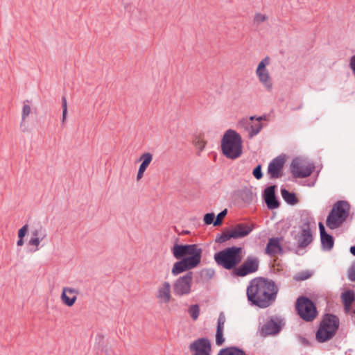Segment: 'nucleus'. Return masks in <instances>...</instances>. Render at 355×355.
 I'll return each instance as SVG.
<instances>
[{
  "mask_svg": "<svg viewBox=\"0 0 355 355\" xmlns=\"http://www.w3.org/2000/svg\"><path fill=\"white\" fill-rule=\"evenodd\" d=\"M253 229V225H249L247 223H238L231 230L234 239H237L248 236Z\"/></svg>",
  "mask_w": 355,
  "mask_h": 355,
  "instance_id": "obj_17",
  "label": "nucleus"
},
{
  "mask_svg": "<svg viewBox=\"0 0 355 355\" xmlns=\"http://www.w3.org/2000/svg\"><path fill=\"white\" fill-rule=\"evenodd\" d=\"M281 239V238L278 237L269 239L265 250L266 253L271 257L277 254H282L283 249L279 243Z\"/></svg>",
  "mask_w": 355,
  "mask_h": 355,
  "instance_id": "obj_18",
  "label": "nucleus"
},
{
  "mask_svg": "<svg viewBox=\"0 0 355 355\" xmlns=\"http://www.w3.org/2000/svg\"><path fill=\"white\" fill-rule=\"evenodd\" d=\"M227 214V209H225L224 210L221 211L217 215V216H216V219L214 220V226L217 227V226L221 225L222 223H223V220Z\"/></svg>",
  "mask_w": 355,
  "mask_h": 355,
  "instance_id": "obj_31",
  "label": "nucleus"
},
{
  "mask_svg": "<svg viewBox=\"0 0 355 355\" xmlns=\"http://www.w3.org/2000/svg\"><path fill=\"white\" fill-rule=\"evenodd\" d=\"M32 237H37L40 238L41 235H44V239L46 236V233L45 229L40 226L38 229H35L31 232Z\"/></svg>",
  "mask_w": 355,
  "mask_h": 355,
  "instance_id": "obj_35",
  "label": "nucleus"
},
{
  "mask_svg": "<svg viewBox=\"0 0 355 355\" xmlns=\"http://www.w3.org/2000/svg\"><path fill=\"white\" fill-rule=\"evenodd\" d=\"M318 227L320 233L322 248L324 250H331L334 245V237L326 232L325 227L322 222H319Z\"/></svg>",
  "mask_w": 355,
  "mask_h": 355,
  "instance_id": "obj_15",
  "label": "nucleus"
},
{
  "mask_svg": "<svg viewBox=\"0 0 355 355\" xmlns=\"http://www.w3.org/2000/svg\"><path fill=\"white\" fill-rule=\"evenodd\" d=\"M193 272L189 271L179 277L173 284V290L175 295L181 297L189 295L193 284Z\"/></svg>",
  "mask_w": 355,
  "mask_h": 355,
  "instance_id": "obj_7",
  "label": "nucleus"
},
{
  "mask_svg": "<svg viewBox=\"0 0 355 355\" xmlns=\"http://www.w3.org/2000/svg\"><path fill=\"white\" fill-rule=\"evenodd\" d=\"M215 215L214 213H207L204 216V223L205 225H211L214 223Z\"/></svg>",
  "mask_w": 355,
  "mask_h": 355,
  "instance_id": "obj_40",
  "label": "nucleus"
},
{
  "mask_svg": "<svg viewBox=\"0 0 355 355\" xmlns=\"http://www.w3.org/2000/svg\"><path fill=\"white\" fill-rule=\"evenodd\" d=\"M349 251L352 255L355 256V245L350 248Z\"/></svg>",
  "mask_w": 355,
  "mask_h": 355,
  "instance_id": "obj_50",
  "label": "nucleus"
},
{
  "mask_svg": "<svg viewBox=\"0 0 355 355\" xmlns=\"http://www.w3.org/2000/svg\"><path fill=\"white\" fill-rule=\"evenodd\" d=\"M62 122L64 123L67 115V102L65 96L62 97Z\"/></svg>",
  "mask_w": 355,
  "mask_h": 355,
  "instance_id": "obj_33",
  "label": "nucleus"
},
{
  "mask_svg": "<svg viewBox=\"0 0 355 355\" xmlns=\"http://www.w3.org/2000/svg\"><path fill=\"white\" fill-rule=\"evenodd\" d=\"M156 297L164 303H168L171 301V284L168 282H164L162 286L158 288Z\"/></svg>",
  "mask_w": 355,
  "mask_h": 355,
  "instance_id": "obj_19",
  "label": "nucleus"
},
{
  "mask_svg": "<svg viewBox=\"0 0 355 355\" xmlns=\"http://www.w3.org/2000/svg\"><path fill=\"white\" fill-rule=\"evenodd\" d=\"M295 309L300 318L305 322H313L318 315L315 303L306 296H300L297 299Z\"/></svg>",
  "mask_w": 355,
  "mask_h": 355,
  "instance_id": "obj_6",
  "label": "nucleus"
},
{
  "mask_svg": "<svg viewBox=\"0 0 355 355\" xmlns=\"http://www.w3.org/2000/svg\"><path fill=\"white\" fill-rule=\"evenodd\" d=\"M30 112H31L30 105L24 104L23 106V108H22L21 126H22L23 123L25 121L26 118L29 115Z\"/></svg>",
  "mask_w": 355,
  "mask_h": 355,
  "instance_id": "obj_34",
  "label": "nucleus"
},
{
  "mask_svg": "<svg viewBox=\"0 0 355 355\" xmlns=\"http://www.w3.org/2000/svg\"><path fill=\"white\" fill-rule=\"evenodd\" d=\"M259 267V259L257 257L249 256L241 266L234 268L233 275L236 277H245L257 272Z\"/></svg>",
  "mask_w": 355,
  "mask_h": 355,
  "instance_id": "obj_8",
  "label": "nucleus"
},
{
  "mask_svg": "<svg viewBox=\"0 0 355 355\" xmlns=\"http://www.w3.org/2000/svg\"><path fill=\"white\" fill-rule=\"evenodd\" d=\"M43 239H44V235H41V236H40V238L31 237V239L28 241V244L30 245L35 246L36 247L35 250H37L39 249L38 246H39V245L40 243V241H42Z\"/></svg>",
  "mask_w": 355,
  "mask_h": 355,
  "instance_id": "obj_38",
  "label": "nucleus"
},
{
  "mask_svg": "<svg viewBox=\"0 0 355 355\" xmlns=\"http://www.w3.org/2000/svg\"><path fill=\"white\" fill-rule=\"evenodd\" d=\"M300 227L301 234L300 235L298 248L303 249L307 247L313 241V235L311 232L309 220L307 218Z\"/></svg>",
  "mask_w": 355,
  "mask_h": 355,
  "instance_id": "obj_14",
  "label": "nucleus"
},
{
  "mask_svg": "<svg viewBox=\"0 0 355 355\" xmlns=\"http://www.w3.org/2000/svg\"><path fill=\"white\" fill-rule=\"evenodd\" d=\"M262 166H261V164H258L254 169H253V171H252V175L253 176L257 179V180H261L262 178H263V173H262Z\"/></svg>",
  "mask_w": 355,
  "mask_h": 355,
  "instance_id": "obj_36",
  "label": "nucleus"
},
{
  "mask_svg": "<svg viewBox=\"0 0 355 355\" xmlns=\"http://www.w3.org/2000/svg\"><path fill=\"white\" fill-rule=\"evenodd\" d=\"M349 209L350 205L348 202L339 200L334 205L331 210H334L337 214L346 220L349 214Z\"/></svg>",
  "mask_w": 355,
  "mask_h": 355,
  "instance_id": "obj_20",
  "label": "nucleus"
},
{
  "mask_svg": "<svg viewBox=\"0 0 355 355\" xmlns=\"http://www.w3.org/2000/svg\"><path fill=\"white\" fill-rule=\"evenodd\" d=\"M189 350L192 355H211V345L207 338H200L195 340L189 345Z\"/></svg>",
  "mask_w": 355,
  "mask_h": 355,
  "instance_id": "obj_10",
  "label": "nucleus"
},
{
  "mask_svg": "<svg viewBox=\"0 0 355 355\" xmlns=\"http://www.w3.org/2000/svg\"><path fill=\"white\" fill-rule=\"evenodd\" d=\"M348 279L352 282H355V261L352 263L349 268Z\"/></svg>",
  "mask_w": 355,
  "mask_h": 355,
  "instance_id": "obj_41",
  "label": "nucleus"
},
{
  "mask_svg": "<svg viewBox=\"0 0 355 355\" xmlns=\"http://www.w3.org/2000/svg\"><path fill=\"white\" fill-rule=\"evenodd\" d=\"M345 221V220L337 214L334 210H331L327 216L326 225L329 229L334 230L339 227Z\"/></svg>",
  "mask_w": 355,
  "mask_h": 355,
  "instance_id": "obj_21",
  "label": "nucleus"
},
{
  "mask_svg": "<svg viewBox=\"0 0 355 355\" xmlns=\"http://www.w3.org/2000/svg\"><path fill=\"white\" fill-rule=\"evenodd\" d=\"M269 19H269L268 15L265 13H262V12L256 13V15H254V20L255 22H262L264 21H268Z\"/></svg>",
  "mask_w": 355,
  "mask_h": 355,
  "instance_id": "obj_37",
  "label": "nucleus"
},
{
  "mask_svg": "<svg viewBox=\"0 0 355 355\" xmlns=\"http://www.w3.org/2000/svg\"><path fill=\"white\" fill-rule=\"evenodd\" d=\"M276 188V185H271L266 187L263 192V200L268 209L270 210L277 209L280 205L275 194Z\"/></svg>",
  "mask_w": 355,
  "mask_h": 355,
  "instance_id": "obj_13",
  "label": "nucleus"
},
{
  "mask_svg": "<svg viewBox=\"0 0 355 355\" xmlns=\"http://www.w3.org/2000/svg\"><path fill=\"white\" fill-rule=\"evenodd\" d=\"M28 225H24L22 227H21L18 231V238L24 239L28 232Z\"/></svg>",
  "mask_w": 355,
  "mask_h": 355,
  "instance_id": "obj_44",
  "label": "nucleus"
},
{
  "mask_svg": "<svg viewBox=\"0 0 355 355\" xmlns=\"http://www.w3.org/2000/svg\"><path fill=\"white\" fill-rule=\"evenodd\" d=\"M24 239L23 238H19L18 241H17V245L18 246H21L24 245Z\"/></svg>",
  "mask_w": 355,
  "mask_h": 355,
  "instance_id": "obj_49",
  "label": "nucleus"
},
{
  "mask_svg": "<svg viewBox=\"0 0 355 355\" xmlns=\"http://www.w3.org/2000/svg\"><path fill=\"white\" fill-rule=\"evenodd\" d=\"M256 116H252L249 118V120H248V121L251 122V121H253L254 119H256Z\"/></svg>",
  "mask_w": 355,
  "mask_h": 355,
  "instance_id": "obj_51",
  "label": "nucleus"
},
{
  "mask_svg": "<svg viewBox=\"0 0 355 355\" xmlns=\"http://www.w3.org/2000/svg\"><path fill=\"white\" fill-rule=\"evenodd\" d=\"M256 73L259 78V81L264 85L268 91H270L272 88V83L267 69L256 70Z\"/></svg>",
  "mask_w": 355,
  "mask_h": 355,
  "instance_id": "obj_24",
  "label": "nucleus"
},
{
  "mask_svg": "<svg viewBox=\"0 0 355 355\" xmlns=\"http://www.w3.org/2000/svg\"><path fill=\"white\" fill-rule=\"evenodd\" d=\"M217 355H248L242 349L235 346L221 349Z\"/></svg>",
  "mask_w": 355,
  "mask_h": 355,
  "instance_id": "obj_25",
  "label": "nucleus"
},
{
  "mask_svg": "<svg viewBox=\"0 0 355 355\" xmlns=\"http://www.w3.org/2000/svg\"><path fill=\"white\" fill-rule=\"evenodd\" d=\"M188 312L190 314L191 318L193 320H196L200 315V308L198 304L191 305L188 309Z\"/></svg>",
  "mask_w": 355,
  "mask_h": 355,
  "instance_id": "obj_29",
  "label": "nucleus"
},
{
  "mask_svg": "<svg viewBox=\"0 0 355 355\" xmlns=\"http://www.w3.org/2000/svg\"><path fill=\"white\" fill-rule=\"evenodd\" d=\"M313 170V166H302L297 158L293 159L291 164V172L295 178H307L311 175Z\"/></svg>",
  "mask_w": 355,
  "mask_h": 355,
  "instance_id": "obj_12",
  "label": "nucleus"
},
{
  "mask_svg": "<svg viewBox=\"0 0 355 355\" xmlns=\"http://www.w3.org/2000/svg\"><path fill=\"white\" fill-rule=\"evenodd\" d=\"M311 276V273L309 271H302L297 274L295 279L298 281H304L309 279Z\"/></svg>",
  "mask_w": 355,
  "mask_h": 355,
  "instance_id": "obj_39",
  "label": "nucleus"
},
{
  "mask_svg": "<svg viewBox=\"0 0 355 355\" xmlns=\"http://www.w3.org/2000/svg\"><path fill=\"white\" fill-rule=\"evenodd\" d=\"M231 239H234L232 230H226L225 231H223L222 234L217 235L216 238L215 239V241L218 243H223Z\"/></svg>",
  "mask_w": 355,
  "mask_h": 355,
  "instance_id": "obj_27",
  "label": "nucleus"
},
{
  "mask_svg": "<svg viewBox=\"0 0 355 355\" xmlns=\"http://www.w3.org/2000/svg\"><path fill=\"white\" fill-rule=\"evenodd\" d=\"M278 291L279 288L272 279L257 277L250 281L246 295L251 305L266 309L275 303Z\"/></svg>",
  "mask_w": 355,
  "mask_h": 355,
  "instance_id": "obj_1",
  "label": "nucleus"
},
{
  "mask_svg": "<svg viewBox=\"0 0 355 355\" xmlns=\"http://www.w3.org/2000/svg\"><path fill=\"white\" fill-rule=\"evenodd\" d=\"M223 329H224L216 328V345L218 346L223 345L225 342V338L223 337Z\"/></svg>",
  "mask_w": 355,
  "mask_h": 355,
  "instance_id": "obj_30",
  "label": "nucleus"
},
{
  "mask_svg": "<svg viewBox=\"0 0 355 355\" xmlns=\"http://www.w3.org/2000/svg\"><path fill=\"white\" fill-rule=\"evenodd\" d=\"M266 116H259L256 119L257 122L254 124H252L251 122L246 120H243L241 121V123H243L246 124L248 126L250 127V131L249 132V137L252 138L256 135H257L262 129L263 125L261 123V121L263 119H265Z\"/></svg>",
  "mask_w": 355,
  "mask_h": 355,
  "instance_id": "obj_23",
  "label": "nucleus"
},
{
  "mask_svg": "<svg viewBox=\"0 0 355 355\" xmlns=\"http://www.w3.org/2000/svg\"><path fill=\"white\" fill-rule=\"evenodd\" d=\"M178 239L171 248L173 257L179 260L171 269L173 276L196 268L201 262L202 249L197 244H178Z\"/></svg>",
  "mask_w": 355,
  "mask_h": 355,
  "instance_id": "obj_2",
  "label": "nucleus"
},
{
  "mask_svg": "<svg viewBox=\"0 0 355 355\" xmlns=\"http://www.w3.org/2000/svg\"><path fill=\"white\" fill-rule=\"evenodd\" d=\"M144 173V171L138 170V173H137V180H140L143 177Z\"/></svg>",
  "mask_w": 355,
  "mask_h": 355,
  "instance_id": "obj_47",
  "label": "nucleus"
},
{
  "mask_svg": "<svg viewBox=\"0 0 355 355\" xmlns=\"http://www.w3.org/2000/svg\"><path fill=\"white\" fill-rule=\"evenodd\" d=\"M204 272L205 273V276L207 277L208 278L211 279L213 277V276L215 274V272L213 269H205L204 270Z\"/></svg>",
  "mask_w": 355,
  "mask_h": 355,
  "instance_id": "obj_45",
  "label": "nucleus"
},
{
  "mask_svg": "<svg viewBox=\"0 0 355 355\" xmlns=\"http://www.w3.org/2000/svg\"><path fill=\"white\" fill-rule=\"evenodd\" d=\"M341 300L344 305V309L346 313H349L351 306L355 300V294L354 291L347 290L341 294Z\"/></svg>",
  "mask_w": 355,
  "mask_h": 355,
  "instance_id": "obj_22",
  "label": "nucleus"
},
{
  "mask_svg": "<svg viewBox=\"0 0 355 355\" xmlns=\"http://www.w3.org/2000/svg\"><path fill=\"white\" fill-rule=\"evenodd\" d=\"M281 193L284 201L291 205H294L298 202V199L295 193L290 192L286 189H282Z\"/></svg>",
  "mask_w": 355,
  "mask_h": 355,
  "instance_id": "obj_26",
  "label": "nucleus"
},
{
  "mask_svg": "<svg viewBox=\"0 0 355 355\" xmlns=\"http://www.w3.org/2000/svg\"><path fill=\"white\" fill-rule=\"evenodd\" d=\"M298 339H299L300 342L302 345H305V346H309V340H308L306 338H304V337H303V336H300L298 337Z\"/></svg>",
  "mask_w": 355,
  "mask_h": 355,
  "instance_id": "obj_46",
  "label": "nucleus"
},
{
  "mask_svg": "<svg viewBox=\"0 0 355 355\" xmlns=\"http://www.w3.org/2000/svg\"><path fill=\"white\" fill-rule=\"evenodd\" d=\"M153 159V155L150 153H145L141 155L139 161H142L141 164L149 166Z\"/></svg>",
  "mask_w": 355,
  "mask_h": 355,
  "instance_id": "obj_32",
  "label": "nucleus"
},
{
  "mask_svg": "<svg viewBox=\"0 0 355 355\" xmlns=\"http://www.w3.org/2000/svg\"><path fill=\"white\" fill-rule=\"evenodd\" d=\"M339 324V318L336 315L324 314L315 333L316 340L322 343L331 340L336 335Z\"/></svg>",
  "mask_w": 355,
  "mask_h": 355,
  "instance_id": "obj_5",
  "label": "nucleus"
},
{
  "mask_svg": "<svg viewBox=\"0 0 355 355\" xmlns=\"http://www.w3.org/2000/svg\"><path fill=\"white\" fill-rule=\"evenodd\" d=\"M147 168H148V166L141 164L139 166V170L145 172V171L146 170Z\"/></svg>",
  "mask_w": 355,
  "mask_h": 355,
  "instance_id": "obj_48",
  "label": "nucleus"
},
{
  "mask_svg": "<svg viewBox=\"0 0 355 355\" xmlns=\"http://www.w3.org/2000/svg\"><path fill=\"white\" fill-rule=\"evenodd\" d=\"M286 162L284 155H279L268 164V173L270 179L279 178L283 175L282 170Z\"/></svg>",
  "mask_w": 355,
  "mask_h": 355,
  "instance_id": "obj_11",
  "label": "nucleus"
},
{
  "mask_svg": "<svg viewBox=\"0 0 355 355\" xmlns=\"http://www.w3.org/2000/svg\"><path fill=\"white\" fill-rule=\"evenodd\" d=\"M269 63L270 58L267 56L259 63L257 68H259V70H261V69H266V66L269 64Z\"/></svg>",
  "mask_w": 355,
  "mask_h": 355,
  "instance_id": "obj_43",
  "label": "nucleus"
},
{
  "mask_svg": "<svg viewBox=\"0 0 355 355\" xmlns=\"http://www.w3.org/2000/svg\"><path fill=\"white\" fill-rule=\"evenodd\" d=\"M193 144L199 150L197 155H200V153L205 148L207 141H205L200 135H198L194 138Z\"/></svg>",
  "mask_w": 355,
  "mask_h": 355,
  "instance_id": "obj_28",
  "label": "nucleus"
},
{
  "mask_svg": "<svg viewBox=\"0 0 355 355\" xmlns=\"http://www.w3.org/2000/svg\"><path fill=\"white\" fill-rule=\"evenodd\" d=\"M77 294H78V290L69 287H64L61 294V300L66 306L69 307L72 306L77 300Z\"/></svg>",
  "mask_w": 355,
  "mask_h": 355,
  "instance_id": "obj_16",
  "label": "nucleus"
},
{
  "mask_svg": "<svg viewBox=\"0 0 355 355\" xmlns=\"http://www.w3.org/2000/svg\"><path fill=\"white\" fill-rule=\"evenodd\" d=\"M216 263L226 270L236 268L242 259V248L232 246L226 248L214 256Z\"/></svg>",
  "mask_w": 355,
  "mask_h": 355,
  "instance_id": "obj_4",
  "label": "nucleus"
},
{
  "mask_svg": "<svg viewBox=\"0 0 355 355\" xmlns=\"http://www.w3.org/2000/svg\"><path fill=\"white\" fill-rule=\"evenodd\" d=\"M284 325L283 320L277 316L268 318L267 321L261 327L260 335L263 337L277 334Z\"/></svg>",
  "mask_w": 355,
  "mask_h": 355,
  "instance_id": "obj_9",
  "label": "nucleus"
},
{
  "mask_svg": "<svg viewBox=\"0 0 355 355\" xmlns=\"http://www.w3.org/2000/svg\"><path fill=\"white\" fill-rule=\"evenodd\" d=\"M225 322V316L223 312H220L217 321L216 328L224 329V324Z\"/></svg>",
  "mask_w": 355,
  "mask_h": 355,
  "instance_id": "obj_42",
  "label": "nucleus"
},
{
  "mask_svg": "<svg viewBox=\"0 0 355 355\" xmlns=\"http://www.w3.org/2000/svg\"><path fill=\"white\" fill-rule=\"evenodd\" d=\"M241 136L235 130H227L221 140V149L223 155L229 159H235L243 153Z\"/></svg>",
  "mask_w": 355,
  "mask_h": 355,
  "instance_id": "obj_3",
  "label": "nucleus"
},
{
  "mask_svg": "<svg viewBox=\"0 0 355 355\" xmlns=\"http://www.w3.org/2000/svg\"><path fill=\"white\" fill-rule=\"evenodd\" d=\"M189 233H190V232H189V231H188V230H183V231L182 232V234H189Z\"/></svg>",
  "mask_w": 355,
  "mask_h": 355,
  "instance_id": "obj_52",
  "label": "nucleus"
}]
</instances>
